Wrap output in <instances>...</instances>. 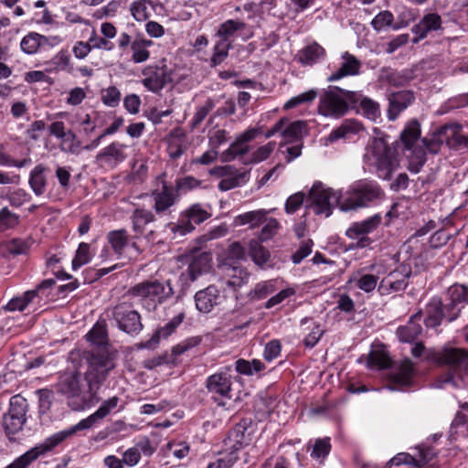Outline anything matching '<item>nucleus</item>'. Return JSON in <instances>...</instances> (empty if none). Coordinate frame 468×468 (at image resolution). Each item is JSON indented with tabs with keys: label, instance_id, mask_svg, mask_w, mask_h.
<instances>
[{
	"label": "nucleus",
	"instance_id": "1",
	"mask_svg": "<svg viewBox=\"0 0 468 468\" xmlns=\"http://www.w3.org/2000/svg\"><path fill=\"white\" fill-rule=\"evenodd\" d=\"M87 360L88 368L84 373V394L77 408H90L101 400L98 392L115 367L111 355L107 353H90Z\"/></svg>",
	"mask_w": 468,
	"mask_h": 468
},
{
	"label": "nucleus",
	"instance_id": "2",
	"mask_svg": "<svg viewBox=\"0 0 468 468\" xmlns=\"http://www.w3.org/2000/svg\"><path fill=\"white\" fill-rule=\"evenodd\" d=\"M175 292L169 280H144L129 288L126 296L136 301L143 309L154 312L172 298Z\"/></svg>",
	"mask_w": 468,
	"mask_h": 468
},
{
	"label": "nucleus",
	"instance_id": "3",
	"mask_svg": "<svg viewBox=\"0 0 468 468\" xmlns=\"http://www.w3.org/2000/svg\"><path fill=\"white\" fill-rule=\"evenodd\" d=\"M440 364L449 366V371L441 377L442 383L454 387L468 385V351L461 348H446L437 355Z\"/></svg>",
	"mask_w": 468,
	"mask_h": 468
},
{
	"label": "nucleus",
	"instance_id": "4",
	"mask_svg": "<svg viewBox=\"0 0 468 468\" xmlns=\"http://www.w3.org/2000/svg\"><path fill=\"white\" fill-rule=\"evenodd\" d=\"M366 158L375 165L378 177L389 180L398 167L395 150L381 138H376L368 145Z\"/></svg>",
	"mask_w": 468,
	"mask_h": 468
},
{
	"label": "nucleus",
	"instance_id": "5",
	"mask_svg": "<svg viewBox=\"0 0 468 468\" xmlns=\"http://www.w3.org/2000/svg\"><path fill=\"white\" fill-rule=\"evenodd\" d=\"M383 197L384 192L377 183H360L348 193V196L342 202L341 210L348 211L368 207L382 199Z\"/></svg>",
	"mask_w": 468,
	"mask_h": 468
},
{
	"label": "nucleus",
	"instance_id": "6",
	"mask_svg": "<svg viewBox=\"0 0 468 468\" xmlns=\"http://www.w3.org/2000/svg\"><path fill=\"white\" fill-rule=\"evenodd\" d=\"M57 393L65 396L69 399V406L73 410H82L85 408H77L82 400L84 384L80 382V373L78 371L62 372L55 385Z\"/></svg>",
	"mask_w": 468,
	"mask_h": 468
},
{
	"label": "nucleus",
	"instance_id": "7",
	"mask_svg": "<svg viewBox=\"0 0 468 468\" xmlns=\"http://www.w3.org/2000/svg\"><path fill=\"white\" fill-rule=\"evenodd\" d=\"M357 98H359V92L329 86L326 90H324V108L335 114L344 115L356 107Z\"/></svg>",
	"mask_w": 468,
	"mask_h": 468
},
{
	"label": "nucleus",
	"instance_id": "8",
	"mask_svg": "<svg viewBox=\"0 0 468 468\" xmlns=\"http://www.w3.org/2000/svg\"><path fill=\"white\" fill-rule=\"evenodd\" d=\"M27 411V400L20 396H14L10 399L9 410L4 414L2 425L9 441H15L14 435L22 431L26 422Z\"/></svg>",
	"mask_w": 468,
	"mask_h": 468
},
{
	"label": "nucleus",
	"instance_id": "9",
	"mask_svg": "<svg viewBox=\"0 0 468 468\" xmlns=\"http://www.w3.org/2000/svg\"><path fill=\"white\" fill-rule=\"evenodd\" d=\"M111 317L117 327L131 335H137L144 328L140 314L132 304L122 302L111 310Z\"/></svg>",
	"mask_w": 468,
	"mask_h": 468
},
{
	"label": "nucleus",
	"instance_id": "10",
	"mask_svg": "<svg viewBox=\"0 0 468 468\" xmlns=\"http://www.w3.org/2000/svg\"><path fill=\"white\" fill-rule=\"evenodd\" d=\"M122 120L123 119H115V121L106 128H103L99 133V135L91 141L90 144L81 146V143L80 140L76 138V135L70 131H67L66 135L62 137L60 140L59 148L62 152L71 154H80L81 150H93L94 148L98 147L101 142V140L107 136L116 133L119 128L122 125Z\"/></svg>",
	"mask_w": 468,
	"mask_h": 468
},
{
	"label": "nucleus",
	"instance_id": "11",
	"mask_svg": "<svg viewBox=\"0 0 468 468\" xmlns=\"http://www.w3.org/2000/svg\"><path fill=\"white\" fill-rule=\"evenodd\" d=\"M304 202L306 207L313 209L316 215L322 214V183L320 181L314 184L306 197L303 192L289 197L285 203V211L288 214H292Z\"/></svg>",
	"mask_w": 468,
	"mask_h": 468
},
{
	"label": "nucleus",
	"instance_id": "12",
	"mask_svg": "<svg viewBox=\"0 0 468 468\" xmlns=\"http://www.w3.org/2000/svg\"><path fill=\"white\" fill-rule=\"evenodd\" d=\"M411 273L412 269L410 264L402 263L399 265L381 280L378 288L379 293L388 295L404 291L408 286L407 280L411 276Z\"/></svg>",
	"mask_w": 468,
	"mask_h": 468
},
{
	"label": "nucleus",
	"instance_id": "13",
	"mask_svg": "<svg viewBox=\"0 0 468 468\" xmlns=\"http://www.w3.org/2000/svg\"><path fill=\"white\" fill-rule=\"evenodd\" d=\"M420 135V125L416 119H414L401 133L400 140L404 145V151H409L410 154H405L411 162L425 164L426 152L421 146H416L415 143L419 140Z\"/></svg>",
	"mask_w": 468,
	"mask_h": 468
},
{
	"label": "nucleus",
	"instance_id": "14",
	"mask_svg": "<svg viewBox=\"0 0 468 468\" xmlns=\"http://www.w3.org/2000/svg\"><path fill=\"white\" fill-rule=\"evenodd\" d=\"M215 36L232 45L237 38L247 41L252 37L253 31L242 20L228 19L218 26Z\"/></svg>",
	"mask_w": 468,
	"mask_h": 468
},
{
	"label": "nucleus",
	"instance_id": "15",
	"mask_svg": "<svg viewBox=\"0 0 468 468\" xmlns=\"http://www.w3.org/2000/svg\"><path fill=\"white\" fill-rule=\"evenodd\" d=\"M231 386V377L226 372L215 373L206 381V388L211 394V399L221 407L226 405L225 399H230Z\"/></svg>",
	"mask_w": 468,
	"mask_h": 468
},
{
	"label": "nucleus",
	"instance_id": "16",
	"mask_svg": "<svg viewBox=\"0 0 468 468\" xmlns=\"http://www.w3.org/2000/svg\"><path fill=\"white\" fill-rule=\"evenodd\" d=\"M100 420L101 419L96 416V412H94L88 418L81 420L79 423L70 427L69 429L54 433L38 445L45 452V453H48V452L56 448L58 445H59L61 442H63L67 438L74 435L80 431L91 428Z\"/></svg>",
	"mask_w": 468,
	"mask_h": 468
},
{
	"label": "nucleus",
	"instance_id": "17",
	"mask_svg": "<svg viewBox=\"0 0 468 468\" xmlns=\"http://www.w3.org/2000/svg\"><path fill=\"white\" fill-rule=\"evenodd\" d=\"M209 217L210 214L199 204H194L181 215L177 224H170L169 227L174 233L184 236L191 232L195 229V225L204 222Z\"/></svg>",
	"mask_w": 468,
	"mask_h": 468
},
{
	"label": "nucleus",
	"instance_id": "18",
	"mask_svg": "<svg viewBox=\"0 0 468 468\" xmlns=\"http://www.w3.org/2000/svg\"><path fill=\"white\" fill-rule=\"evenodd\" d=\"M252 425V420L250 418L242 419L235 427L229 432V436L225 441V444L237 453L242 447L249 445L251 441L250 431L249 429Z\"/></svg>",
	"mask_w": 468,
	"mask_h": 468
},
{
	"label": "nucleus",
	"instance_id": "19",
	"mask_svg": "<svg viewBox=\"0 0 468 468\" xmlns=\"http://www.w3.org/2000/svg\"><path fill=\"white\" fill-rule=\"evenodd\" d=\"M261 128H251L240 134L237 140L231 144L229 148L222 154V161L230 162L237 156H243L249 152L248 143L253 140L258 134L262 133Z\"/></svg>",
	"mask_w": 468,
	"mask_h": 468
},
{
	"label": "nucleus",
	"instance_id": "20",
	"mask_svg": "<svg viewBox=\"0 0 468 468\" xmlns=\"http://www.w3.org/2000/svg\"><path fill=\"white\" fill-rule=\"evenodd\" d=\"M427 317L424 320L426 326L436 327L443 318L449 322L455 320L459 315L460 309L453 312L450 305H443L440 301H432L427 308Z\"/></svg>",
	"mask_w": 468,
	"mask_h": 468
},
{
	"label": "nucleus",
	"instance_id": "21",
	"mask_svg": "<svg viewBox=\"0 0 468 468\" xmlns=\"http://www.w3.org/2000/svg\"><path fill=\"white\" fill-rule=\"evenodd\" d=\"M151 196L154 201V211L157 214H162L174 206L179 197L174 186L165 181L162 182V189L153 191Z\"/></svg>",
	"mask_w": 468,
	"mask_h": 468
},
{
	"label": "nucleus",
	"instance_id": "22",
	"mask_svg": "<svg viewBox=\"0 0 468 468\" xmlns=\"http://www.w3.org/2000/svg\"><path fill=\"white\" fill-rule=\"evenodd\" d=\"M184 319L185 314L183 312L178 314L177 315L173 317L169 322H167L164 326L159 327L149 340L142 342L140 344V347L146 349L155 348L159 344L160 339L166 338L169 335H171L178 327V325L184 321Z\"/></svg>",
	"mask_w": 468,
	"mask_h": 468
},
{
	"label": "nucleus",
	"instance_id": "23",
	"mask_svg": "<svg viewBox=\"0 0 468 468\" xmlns=\"http://www.w3.org/2000/svg\"><path fill=\"white\" fill-rule=\"evenodd\" d=\"M125 144L118 142H113L108 146L104 147L96 156L98 161L105 165L114 167L127 158L125 154Z\"/></svg>",
	"mask_w": 468,
	"mask_h": 468
},
{
	"label": "nucleus",
	"instance_id": "24",
	"mask_svg": "<svg viewBox=\"0 0 468 468\" xmlns=\"http://www.w3.org/2000/svg\"><path fill=\"white\" fill-rule=\"evenodd\" d=\"M441 26V18L437 13L425 15L411 29L412 33L417 36L412 42L418 43L420 39L425 38L430 32L440 29Z\"/></svg>",
	"mask_w": 468,
	"mask_h": 468
},
{
	"label": "nucleus",
	"instance_id": "25",
	"mask_svg": "<svg viewBox=\"0 0 468 468\" xmlns=\"http://www.w3.org/2000/svg\"><path fill=\"white\" fill-rule=\"evenodd\" d=\"M87 340L91 343V345L97 347V350H92L90 353L102 354L107 353L108 351V333H107V324L104 320L98 321L92 329L86 335Z\"/></svg>",
	"mask_w": 468,
	"mask_h": 468
},
{
	"label": "nucleus",
	"instance_id": "26",
	"mask_svg": "<svg viewBox=\"0 0 468 468\" xmlns=\"http://www.w3.org/2000/svg\"><path fill=\"white\" fill-rule=\"evenodd\" d=\"M342 60L339 69L327 78L328 81H335L345 77L359 74L361 62L354 55L345 52L342 55Z\"/></svg>",
	"mask_w": 468,
	"mask_h": 468
},
{
	"label": "nucleus",
	"instance_id": "27",
	"mask_svg": "<svg viewBox=\"0 0 468 468\" xmlns=\"http://www.w3.org/2000/svg\"><path fill=\"white\" fill-rule=\"evenodd\" d=\"M219 298L220 295L218 288L214 285H209L196 292V306L202 313H209L218 303Z\"/></svg>",
	"mask_w": 468,
	"mask_h": 468
},
{
	"label": "nucleus",
	"instance_id": "28",
	"mask_svg": "<svg viewBox=\"0 0 468 468\" xmlns=\"http://www.w3.org/2000/svg\"><path fill=\"white\" fill-rule=\"evenodd\" d=\"M421 318L422 314L420 311L413 314L405 325L398 327L396 334L400 342L411 343L421 334Z\"/></svg>",
	"mask_w": 468,
	"mask_h": 468
},
{
	"label": "nucleus",
	"instance_id": "29",
	"mask_svg": "<svg viewBox=\"0 0 468 468\" xmlns=\"http://www.w3.org/2000/svg\"><path fill=\"white\" fill-rule=\"evenodd\" d=\"M212 255L207 251H197L194 253L189 261L188 274L191 281H196L198 276L207 272L211 267Z\"/></svg>",
	"mask_w": 468,
	"mask_h": 468
},
{
	"label": "nucleus",
	"instance_id": "30",
	"mask_svg": "<svg viewBox=\"0 0 468 468\" xmlns=\"http://www.w3.org/2000/svg\"><path fill=\"white\" fill-rule=\"evenodd\" d=\"M143 74L144 76L143 80L144 87L153 92L160 91L166 83V75L162 68L148 67Z\"/></svg>",
	"mask_w": 468,
	"mask_h": 468
},
{
	"label": "nucleus",
	"instance_id": "31",
	"mask_svg": "<svg viewBox=\"0 0 468 468\" xmlns=\"http://www.w3.org/2000/svg\"><path fill=\"white\" fill-rule=\"evenodd\" d=\"M414 100L413 92L410 90H400L392 93L389 98L388 114L389 117H396L405 110Z\"/></svg>",
	"mask_w": 468,
	"mask_h": 468
},
{
	"label": "nucleus",
	"instance_id": "32",
	"mask_svg": "<svg viewBox=\"0 0 468 468\" xmlns=\"http://www.w3.org/2000/svg\"><path fill=\"white\" fill-rule=\"evenodd\" d=\"M381 223V216L376 214L364 221L355 222L346 230V235L349 238H359L360 236H367L368 233L375 230Z\"/></svg>",
	"mask_w": 468,
	"mask_h": 468
},
{
	"label": "nucleus",
	"instance_id": "33",
	"mask_svg": "<svg viewBox=\"0 0 468 468\" xmlns=\"http://www.w3.org/2000/svg\"><path fill=\"white\" fill-rule=\"evenodd\" d=\"M461 126L458 124H449L441 126V132L446 133L447 144L454 149L468 148V134L464 135L460 133Z\"/></svg>",
	"mask_w": 468,
	"mask_h": 468
},
{
	"label": "nucleus",
	"instance_id": "34",
	"mask_svg": "<svg viewBox=\"0 0 468 468\" xmlns=\"http://www.w3.org/2000/svg\"><path fill=\"white\" fill-rule=\"evenodd\" d=\"M48 168L39 164L30 172L28 184L34 194L37 197L42 196L46 192L48 180L45 173Z\"/></svg>",
	"mask_w": 468,
	"mask_h": 468
},
{
	"label": "nucleus",
	"instance_id": "35",
	"mask_svg": "<svg viewBox=\"0 0 468 468\" xmlns=\"http://www.w3.org/2000/svg\"><path fill=\"white\" fill-rule=\"evenodd\" d=\"M133 230L138 235H142L145 226L155 220V216L151 210L145 208H135L131 216Z\"/></svg>",
	"mask_w": 468,
	"mask_h": 468
},
{
	"label": "nucleus",
	"instance_id": "36",
	"mask_svg": "<svg viewBox=\"0 0 468 468\" xmlns=\"http://www.w3.org/2000/svg\"><path fill=\"white\" fill-rule=\"evenodd\" d=\"M48 43V38L36 32H29L26 35L21 42L20 48L21 50L27 55L36 54L39 48Z\"/></svg>",
	"mask_w": 468,
	"mask_h": 468
},
{
	"label": "nucleus",
	"instance_id": "37",
	"mask_svg": "<svg viewBox=\"0 0 468 468\" xmlns=\"http://www.w3.org/2000/svg\"><path fill=\"white\" fill-rule=\"evenodd\" d=\"M154 45V42L150 39L144 37L135 38L131 44L132 49V59L134 63H143L146 61L150 57L148 48Z\"/></svg>",
	"mask_w": 468,
	"mask_h": 468
},
{
	"label": "nucleus",
	"instance_id": "38",
	"mask_svg": "<svg viewBox=\"0 0 468 468\" xmlns=\"http://www.w3.org/2000/svg\"><path fill=\"white\" fill-rule=\"evenodd\" d=\"M107 240L113 251L122 255L124 248L129 244V234L125 229L112 230L107 234Z\"/></svg>",
	"mask_w": 468,
	"mask_h": 468
},
{
	"label": "nucleus",
	"instance_id": "39",
	"mask_svg": "<svg viewBox=\"0 0 468 468\" xmlns=\"http://www.w3.org/2000/svg\"><path fill=\"white\" fill-rule=\"evenodd\" d=\"M45 452L37 444L35 447L29 449L24 454L16 458L13 463L7 465L5 468H27L31 465L37 458L45 455Z\"/></svg>",
	"mask_w": 468,
	"mask_h": 468
},
{
	"label": "nucleus",
	"instance_id": "40",
	"mask_svg": "<svg viewBox=\"0 0 468 468\" xmlns=\"http://www.w3.org/2000/svg\"><path fill=\"white\" fill-rule=\"evenodd\" d=\"M352 110H356L357 114L363 113L373 117H376L380 113L379 104L377 101L363 96L361 93H359V98H357V101H356V107Z\"/></svg>",
	"mask_w": 468,
	"mask_h": 468
},
{
	"label": "nucleus",
	"instance_id": "41",
	"mask_svg": "<svg viewBox=\"0 0 468 468\" xmlns=\"http://www.w3.org/2000/svg\"><path fill=\"white\" fill-rule=\"evenodd\" d=\"M448 295L450 297V308L452 311H457L458 303H468V287L463 284H454L448 289Z\"/></svg>",
	"mask_w": 468,
	"mask_h": 468
},
{
	"label": "nucleus",
	"instance_id": "42",
	"mask_svg": "<svg viewBox=\"0 0 468 468\" xmlns=\"http://www.w3.org/2000/svg\"><path fill=\"white\" fill-rule=\"evenodd\" d=\"M232 45L218 38L213 47L212 56L210 58V66L215 68L220 65L228 57Z\"/></svg>",
	"mask_w": 468,
	"mask_h": 468
},
{
	"label": "nucleus",
	"instance_id": "43",
	"mask_svg": "<svg viewBox=\"0 0 468 468\" xmlns=\"http://www.w3.org/2000/svg\"><path fill=\"white\" fill-rule=\"evenodd\" d=\"M266 210L260 209L255 211H250L241 215H239L235 218V222L239 225L250 224V228H255L260 224L266 221Z\"/></svg>",
	"mask_w": 468,
	"mask_h": 468
},
{
	"label": "nucleus",
	"instance_id": "44",
	"mask_svg": "<svg viewBox=\"0 0 468 468\" xmlns=\"http://www.w3.org/2000/svg\"><path fill=\"white\" fill-rule=\"evenodd\" d=\"M413 373V364L410 359H405L399 366V371L392 375L395 383L400 386H409Z\"/></svg>",
	"mask_w": 468,
	"mask_h": 468
},
{
	"label": "nucleus",
	"instance_id": "45",
	"mask_svg": "<svg viewBox=\"0 0 468 468\" xmlns=\"http://www.w3.org/2000/svg\"><path fill=\"white\" fill-rule=\"evenodd\" d=\"M49 63L54 70L66 71L69 74L74 73L71 58L68 51H59L53 57Z\"/></svg>",
	"mask_w": 468,
	"mask_h": 468
},
{
	"label": "nucleus",
	"instance_id": "46",
	"mask_svg": "<svg viewBox=\"0 0 468 468\" xmlns=\"http://www.w3.org/2000/svg\"><path fill=\"white\" fill-rule=\"evenodd\" d=\"M362 129V124L359 122H351L345 123L334 130L326 139V142L334 143L335 141L345 138L348 133H356Z\"/></svg>",
	"mask_w": 468,
	"mask_h": 468
},
{
	"label": "nucleus",
	"instance_id": "47",
	"mask_svg": "<svg viewBox=\"0 0 468 468\" xmlns=\"http://www.w3.org/2000/svg\"><path fill=\"white\" fill-rule=\"evenodd\" d=\"M250 254L253 261L260 266L265 264L271 257L269 250L254 239L250 241Z\"/></svg>",
	"mask_w": 468,
	"mask_h": 468
},
{
	"label": "nucleus",
	"instance_id": "48",
	"mask_svg": "<svg viewBox=\"0 0 468 468\" xmlns=\"http://www.w3.org/2000/svg\"><path fill=\"white\" fill-rule=\"evenodd\" d=\"M317 90H309L295 97L291 98L285 104L284 109H292L301 105H308L317 97Z\"/></svg>",
	"mask_w": 468,
	"mask_h": 468
},
{
	"label": "nucleus",
	"instance_id": "49",
	"mask_svg": "<svg viewBox=\"0 0 468 468\" xmlns=\"http://www.w3.org/2000/svg\"><path fill=\"white\" fill-rule=\"evenodd\" d=\"M151 0H136L130 5L132 16L138 22L145 21L149 17L148 5Z\"/></svg>",
	"mask_w": 468,
	"mask_h": 468
},
{
	"label": "nucleus",
	"instance_id": "50",
	"mask_svg": "<svg viewBox=\"0 0 468 468\" xmlns=\"http://www.w3.org/2000/svg\"><path fill=\"white\" fill-rule=\"evenodd\" d=\"M19 216L8 207L0 209V232L15 229L19 224Z\"/></svg>",
	"mask_w": 468,
	"mask_h": 468
},
{
	"label": "nucleus",
	"instance_id": "51",
	"mask_svg": "<svg viewBox=\"0 0 468 468\" xmlns=\"http://www.w3.org/2000/svg\"><path fill=\"white\" fill-rule=\"evenodd\" d=\"M305 129V122L303 121H296L292 122L282 133L286 143H292L302 138Z\"/></svg>",
	"mask_w": 468,
	"mask_h": 468
},
{
	"label": "nucleus",
	"instance_id": "52",
	"mask_svg": "<svg viewBox=\"0 0 468 468\" xmlns=\"http://www.w3.org/2000/svg\"><path fill=\"white\" fill-rule=\"evenodd\" d=\"M422 142L430 153L437 154L440 151L441 145L444 142L447 144V135L446 133L441 132V127H440L431 139L424 138Z\"/></svg>",
	"mask_w": 468,
	"mask_h": 468
},
{
	"label": "nucleus",
	"instance_id": "53",
	"mask_svg": "<svg viewBox=\"0 0 468 468\" xmlns=\"http://www.w3.org/2000/svg\"><path fill=\"white\" fill-rule=\"evenodd\" d=\"M340 203V193L335 191L332 188H324V215L325 217H329L331 215L330 207H335L339 206L341 208Z\"/></svg>",
	"mask_w": 468,
	"mask_h": 468
},
{
	"label": "nucleus",
	"instance_id": "54",
	"mask_svg": "<svg viewBox=\"0 0 468 468\" xmlns=\"http://www.w3.org/2000/svg\"><path fill=\"white\" fill-rule=\"evenodd\" d=\"M231 271L230 278L227 282L229 287L236 290L248 282L250 273L244 268L234 267Z\"/></svg>",
	"mask_w": 468,
	"mask_h": 468
},
{
	"label": "nucleus",
	"instance_id": "55",
	"mask_svg": "<svg viewBox=\"0 0 468 468\" xmlns=\"http://www.w3.org/2000/svg\"><path fill=\"white\" fill-rule=\"evenodd\" d=\"M2 250L4 256L12 255H21L27 252V246L22 239H13L5 244L2 245Z\"/></svg>",
	"mask_w": 468,
	"mask_h": 468
},
{
	"label": "nucleus",
	"instance_id": "56",
	"mask_svg": "<svg viewBox=\"0 0 468 468\" xmlns=\"http://www.w3.org/2000/svg\"><path fill=\"white\" fill-rule=\"evenodd\" d=\"M101 101L109 107H116L122 100L121 91L114 86L103 89L101 92Z\"/></svg>",
	"mask_w": 468,
	"mask_h": 468
},
{
	"label": "nucleus",
	"instance_id": "57",
	"mask_svg": "<svg viewBox=\"0 0 468 468\" xmlns=\"http://www.w3.org/2000/svg\"><path fill=\"white\" fill-rule=\"evenodd\" d=\"M318 58L317 48L308 46L298 52L295 59L303 66H312Z\"/></svg>",
	"mask_w": 468,
	"mask_h": 468
},
{
	"label": "nucleus",
	"instance_id": "58",
	"mask_svg": "<svg viewBox=\"0 0 468 468\" xmlns=\"http://www.w3.org/2000/svg\"><path fill=\"white\" fill-rule=\"evenodd\" d=\"M5 198L11 207H19L31 199V196L22 188H17L6 194Z\"/></svg>",
	"mask_w": 468,
	"mask_h": 468
},
{
	"label": "nucleus",
	"instance_id": "59",
	"mask_svg": "<svg viewBox=\"0 0 468 468\" xmlns=\"http://www.w3.org/2000/svg\"><path fill=\"white\" fill-rule=\"evenodd\" d=\"M90 245L85 242H81L76 251L75 258L72 261L73 270H77L80 266L90 261Z\"/></svg>",
	"mask_w": 468,
	"mask_h": 468
},
{
	"label": "nucleus",
	"instance_id": "60",
	"mask_svg": "<svg viewBox=\"0 0 468 468\" xmlns=\"http://www.w3.org/2000/svg\"><path fill=\"white\" fill-rule=\"evenodd\" d=\"M274 291V285L271 281L262 282L255 286V288L250 292V295L251 299L261 300L271 294Z\"/></svg>",
	"mask_w": 468,
	"mask_h": 468
},
{
	"label": "nucleus",
	"instance_id": "61",
	"mask_svg": "<svg viewBox=\"0 0 468 468\" xmlns=\"http://www.w3.org/2000/svg\"><path fill=\"white\" fill-rule=\"evenodd\" d=\"M368 365L371 367H378L379 369L388 368L391 366V360L383 352L376 351L369 355Z\"/></svg>",
	"mask_w": 468,
	"mask_h": 468
},
{
	"label": "nucleus",
	"instance_id": "62",
	"mask_svg": "<svg viewBox=\"0 0 468 468\" xmlns=\"http://www.w3.org/2000/svg\"><path fill=\"white\" fill-rule=\"evenodd\" d=\"M200 181L193 176H185L182 178H178L176 181V186H174L178 196L181 193H186L189 190H192L200 186Z\"/></svg>",
	"mask_w": 468,
	"mask_h": 468
},
{
	"label": "nucleus",
	"instance_id": "63",
	"mask_svg": "<svg viewBox=\"0 0 468 468\" xmlns=\"http://www.w3.org/2000/svg\"><path fill=\"white\" fill-rule=\"evenodd\" d=\"M202 341L201 336L189 337L178 345L175 346L172 349V355L175 356H180L189 349L197 346Z\"/></svg>",
	"mask_w": 468,
	"mask_h": 468
},
{
	"label": "nucleus",
	"instance_id": "64",
	"mask_svg": "<svg viewBox=\"0 0 468 468\" xmlns=\"http://www.w3.org/2000/svg\"><path fill=\"white\" fill-rule=\"evenodd\" d=\"M238 460V455L234 452L217 459L216 462L210 463L207 468H230Z\"/></svg>",
	"mask_w": 468,
	"mask_h": 468
}]
</instances>
